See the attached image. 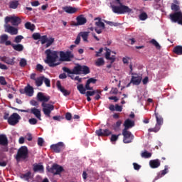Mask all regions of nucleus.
<instances>
[{
    "instance_id": "8",
    "label": "nucleus",
    "mask_w": 182,
    "mask_h": 182,
    "mask_svg": "<svg viewBox=\"0 0 182 182\" xmlns=\"http://www.w3.org/2000/svg\"><path fill=\"white\" fill-rule=\"evenodd\" d=\"M94 21H97L95 22V26L97 27L95 28V31L96 33L100 35L103 29H106V26H105V23L102 22V18L96 17L94 18Z\"/></svg>"
},
{
    "instance_id": "5",
    "label": "nucleus",
    "mask_w": 182,
    "mask_h": 182,
    "mask_svg": "<svg viewBox=\"0 0 182 182\" xmlns=\"http://www.w3.org/2000/svg\"><path fill=\"white\" fill-rule=\"evenodd\" d=\"M29 158V151L28 147L23 146L20 147L16 155V161H21V160H26Z\"/></svg>"
},
{
    "instance_id": "63",
    "label": "nucleus",
    "mask_w": 182,
    "mask_h": 182,
    "mask_svg": "<svg viewBox=\"0 0 182 182\" xmlns=\"http://www.w3.org/2000/svg\"><path fill=\"white\" fill-rule=\"evenodd\" d=\"M39 5H41V4H39V1H35L31 2V6H39Z\"/></svg>"
},
{
    "instance_id": "56",
    "label": "nucleus",
    "mask_w": 182,
    "mask_h": 182,
    "mask_svg": "<svg viewBox=\"0 0 182 182\" xmlns=\"http://www.w3.org/2000/svg\"><path fill=\"white\" fill-rule=\"evenodd\" d=\"M122 110H123V107L116 104L115 105V111L116 112H122Z\"/></svg>"
},
{
    "instance_id": "38",
    "label": "nucleus",
    "mask_w": 182,
    "mask_h": 182,
    "mask_svg": "<svg viewBox=\"0 0 182 182\" xmlns=\"http://www.w3.org/2000/svg\"><path fill=\"white\" fill-rule=\"evenodd\" d=\"M141 157L143 159H150L151 157V153L145 150L141 153Z\"/></svg>"
},
{
    "instance_id": "62",
    "label": "nucleus",
    "mask_w": 182,
    "mask_h": 182,
    "mask_svg": "<svg viewBox=\"0 0 182 182\" xmlns=\"http://www.w3.org/2000/svg\"><path fill=\"white\" fill-rule=\"evenodd\" d=\"M75 45H79L80 43V34L77 36V38L75 41Z\"/></svg>"
},
{
    "instance_id": "2",
    "label": "nucleus",
    "mask_w": 182,
    "mask_h": 182,
    "mask_svg": "<svg viewBox=\"0 0 182 182\" xmlns=\"http://www.w3.org/2000/svg\"><path fill=\"white\" fill-rule=\"evenodd\" d=\"M46 55V60H45V63H47L50 68H55L59 65L56 63V60L59 59V52L48 49L45 51Z\"/></svg>"
},
{
    "instance_id": "28",
    "label": "nucleus",
    "mask_w": 182,
    "mask_h": 182,
    "mask_svg": "<svg viewBox=\"0 0 182 182\" xmlns=\"http://www.w3.org/2000/svg\"><path fill=\"white\" fill-rule=\"evenodd\" d=\"M161 162L159 159H154L149 161V166L151 168H159L160 167Z\"/></svg>"
},
{
    "instance_id": "3",
    "label": "nucleus",
    "mask_w": 182,
    "mask_h": 182,
    "mask_svg": "<svg viewBox=\"0 0 182 182\" xmlns=\"http://www.w3.org/2000/svg\"><path fill=\"white\" fill-rule=\"evenodd\" d=\"M63 72L68 73V75H89V73H90V68H89V67L87 65H80L79 64H77L73 68V70H70V69L66 67H63Z\"/></svg>"
},
{
    "instance_id": "33",
    "label": "nucleus",
    "mask_w": 182,
    "mask_h": 182,
    "mask_svg": "<svg viewBox=\"0 0 182 182\" xmlns=\"http://www.w3.org/2000/svg\"><path fill=\"white\" fill-rule=\"evenodd\" d=\"M77 90L80 92L81 95H85L86 94V87L83 86V84H80L77 86Z\"/></svg>"
},
{
    "instance_id": "35",
    "label": "nucleus",
    "mask_w": 182,
    "mask_h": 182,
    "mask_svg": "<svg viewBox=\"0 0 182 182\" xmlns=\"http://www.w3.org/2000/svg\"><path fill=\"white\" fill-rule=\"evenodd\" d=\"M19 6V1H13L9 2V8L11 9H16Z\"/></svg>"
},
{
    "instance_id": "19",
    "label": "nucleus",
    "mask_w": 182,
    "mask_h": 182,
    "mask_svg": "<svg viewBox=\"0 0 182 182\" xmlns=\"http://www.w3.org/2000/svg\"><path fill=\"white\" fill-rule=\"evenodd\" d=\"M9 37L6 34H3L0 36V45H6V46H9L11 45L12 42L8 41Z\"/></svg>"
},
{
    "instance_id": "48",
    "label": "nucleus",
    "mask_w": 182,
    "mask_h": 182,
    "mask_svg": "<svg viewBox=\"0 0 182 182\" xmlns=\"http://www.w3.org/2000/svg\"><path fill=\"white\" fill-rule=\"evenodd\" d=\"M40 39H41V45H45V43L48 42V36H41Z\"/></svg>"
},
{
    "instance_id": "23",
    "label": "nucleus",
    "mask_w": 182,
    "mask_h": 182,
    "mask_svg": "<svg viewBox=\"0 0 182 182\" xmlns=\"http://www.w3.org/2000/svg\"><path fill=\"white\" fill-rule=\"evenodd\" d=\"M171 9L173 12H181L180 11V1L178 0H173V3L171 5Z\"/></svg>"
},
{
    "instance_id": "32",
    "label": "nucleus",
    "mask_w": 182,
    "mask_h": 182,
    "mask_svg": "<svg viewBox=\"0 0 182 182\" xmlns=\"http://www.w3.org/2000/svg\"><path fill=\"white\" fill-rule=\"evenodd\" d=\"M79 35L80 36H81L84 42H89V41L87 40V38H89V32H80Z\"/></svg>"
},
{
    "instance_id": "46",
    "label": "nucleus",
    "mask_w": 182,
    "mask_h": 182,
    "mask_svg": "<svg viewBox=\"0 0 182 182\" xmlns=\"http://www.w3.org/2000/svg\"><path fill=\"white\" fill-rule=\"evenodd\" d=\"M19 65L21 68H25L26 65H28V61H26V59L25 58H21L19 62Z\"/></svg>"
},
{
    "instance_id": "22",
    "label": "nucleus",
    "mask_w": 182,
    "mask_h": 182,
    "mask_svg": "<svg viewBox=\"0 0 182 182\" xmlns=\"http://www.w3.org/2000/svg\"><path fill=\"white\" fill-rule=\"evenodd\" d=\"M63 11L66 12V14H73L77 13L78 9L70 6H65L63 7Z\"/></svg>"
},
{
    "instance_id": "15",
    "label": "nucleus",
    "mask_w": 182,
    "mask_h": 182,
    "mask_svg": "<svg viewBox=\"0 0 182 182\" xmlns=\"http://www.w3.org/2000/svg\"><path fill=\"white\" fill-rule=\"evenodd\" d=\"M8 137L6 135H0V146H3L1 148L2 151H8Z\"/></svg>"
},
{
    "instance_id": "61",
    "label": "nucleus",
    "mask_w": 182,
    "mask_h": 182,
    "mask_svg": "<svg viewBox=\"0 0 182 182\" xmlns=\"http://www.w3.org/2000/svg\"><path fill=\"white\" fill-rule=\"evenodd\" d=\"M65 119L66 120H72V114H70V112H67L65 114Z\"/></svg>"
},
{
    "instance_id": "24",
    "label": "nucleus",
    "mask_w": 182,
    "mask_h": 182,
    "mask_svg": "<svg viewBox=\"0 0 182 182\" xmlns=\"http://www.w3.org/2000/svg\"><path fill=\"white\" fill-rule=\"evenodd\" d=\"M96 82H97V80L96 78L91 77L88 79L85 84V89L87 90H93V87H90V84L95 85Z\"/></svg>"
},
{
    "instance_id": "31",
    "label": "nucleus",
    "mask_w": 182,
    "mask_h": 182,
    "mask_svg": "<svg viewBox=\"0 0 182 182\" xmlns=\"http://www.w3.org/2000/svg\"><path fill=\"white\" fill-rule=\"evenodd\" d=\"M33 170L34 173L38 171H43V166L38 164H34L33 165Z\"/></svg>"
},
{
    "instance_id": "44",
    "label": "nucleus",
    "mask_w": 182,
    "mask_h": 182,
    "mask_svg": "<svg viewBox=\"0 0 182 182\" xmlns=\"http://www.w3.org/2000/svg\"><path fill=\"white\" fill-rule=\"evenodd\" d=\"M53 42H55V38H47L46 48H49V46H50L52 43H53Z\"/></svg>"
},
{
    "instance_id": "6",
    "label": "nucleus",
    "mask_w": 182,
    "mask_h": 182,
    "mask_svg": "<svg viewBox=\"0 0 182 182\" xmlns=\"http://www.w3.org/2000/svg\"><path fill=\"white\" fill-rule=\"evenodd\" d=\"M46 170L48 173H51V174H53L54 176H58L64 171L63 166H61L58 164H53L51 167L48 166Z\"/></svg>"
},
{
    "instance_id": "51",
    "label": "nucleus",
    "mask_w": 182,
    "mask_h": 182,
    "mask_svg": "<svg viewBox=\"0 0 182 182\" xmlns=\"http://www.w3.org/2000/svg\"><path fill=\"white\" fill-rule=\"evenodd\" d=\"M168 173V166L166 165L164 170H162L161 171V176H166V174H167Z\"/></svg>"
},
{
    "instance_id": "18",
    "label": "nucleus",
    "mask_w": 182,
    "mask_h": 182,
    "mask_svg": "<svg viewBox=\"0 0 182 182\" xmlns=\"http://www.w3.org/2000/svg\"><path fill=\"white\" fill-rule=\"evenodd\" d=\"M33 87L31 85H27L24 88V91L23 90H20V93L23 94L26 93L27 96H29L30 97L33 96Z\"/></svg>"
},
{
    "instance_id": "43",
    "label": "nucleus",
    "mask_w": 182,
    "mask_h": 182,
    "mask_svg": "<svg viewBox=\"0 0 182 182\" xmlns=\"http://www.w3.org/2000/svg\"><path fill=\"white\" fill-rule=\"evenodd\" d=\"M96 66H103L105 65V60L102 58H100L95 62Z\"/></svg>"
},
{
    "instance_id": "7",
    "label": "nucleus",
    "mask_w": 182,
    "mask_h": 182,
    "mask_svg": "<svg viewBox=\"0 0 182 182\" xmlns=\"http://www.w3.org/2000/svg\"><path fill=\"white\" fill-rule=\"evenodd\" d=\"M154 114H155V117L156 119V127L149 129V132H154V133H157V132H159V130H160V128L163 125L164 119H163V117H161V115H159V113L155 112Z\"/></svg>"
},
{
    "instance_id": "47",
    "label": "nucleus",
    "mask_w": 182,
    "mask_h": 182,
    "mask_svg": "<svg viewBox=\"0 0 182 182\" xmlns=\"http://www.w3.org/2000/svg\"><path fill=\"white\" fill-rule=\"evenodd\" d=\"M22 39H23V36H17L14 38V42H15V43H21V42H22Z\"/></svg>"
},
{
    "instance_id": "27",
    "label": "nucleus",
    "mask_w": 182,
    "mask_h": 182,
    "mask_svg": "<svg viewBox=\"0 0 182 182\" xmlns=\"http://www.w3.org/2000/svg\"><path fill=\"white\" fill-rule=\"evenodd\" d=\"M6 32H8L9 33H11V35H18V28H16L14 26L7 25V26H6Z\"/></svg>"
},
{
    "instance_id": "16",
    "label": "nucleus",
    "mask_w": 182,
    "mask_h": 182,
    "mask_svg": "<svg viewBox=\"0 0 182 182\" xmlns=\"http://www.w3.org/2000/svg\"><path fill=\"white\" fill-rule=\"evenodd\" d=\"M132 76L130 80V83H132V85L135 86H139V85L141 83V76L139 75L138 74H134L133 73H132Z\"/></svg>"
},
{
    "instance_id": "17",
    "label": "nucleus",
    "mask_w": 182,
    "mask_h": 182,
    "mask_svg": "<svg viewBox=\"0 0 182 182\" xmlns=\"http://www.w3.org/2000/svg\"><path fill=\"white\" fill-rule=\"evenodd\" d=\"M95 133L97 134V136H98L99 137H102V136H110V134H112V131L106 129H100L95 131Z\"/></svg>"
},
{
    "instance_id": "10",
    "label": "nucleus",
    "mask_w": 182,
    "mask_h": 182,
    "mask_svg": "<svg viewBox=\"0 0 182 182\" xmlns=\"http://www.w3.org/2000/svg\"><path fill=\"white\" fill-rule=\"evenodd\" d=\"M21 116L18 113H13L8 119V123L10 126H16L21 120Z\"/></svg>"
},
{
    "instance_id": "42",
    "label": "nucleus",
    "mask_w": 182,
    "mask_h": 182,
    "mask_svg": "<svg viewBox=\"0 0 182 182\" xmlns=\"http://www.w3.org/2000/svg\"><path fill=\"white\" fill-rule=\"evenodd\" d=\"M122 136V134H119L117 135L112 134L110 138V141H112V143H113L114 141H117V140H119V136Z\"/></svg>"
},
{
    "instance_id": "36",
    "label": "nucleus",
    "mask_w": 182,
    "mask_h": 182,
    "mask_svg": "<svg viewBox=\"0 0 182 182\" xmlns=\"http://www.w3.org/2000/svg\"><path fill=\"white\" fill-rule=\"evenodd\" d=\"M43 79H45V76L39 77L35 80L36 85L38 87H41V85H43Z\"/></svg>"
},
{
    "instance_id": "52",
    "label": "nucleus",
    "mask_w": 182,
    "mask_h": 182,
    "mask_svg": "<svg viewBox=\"0 0 182 182\" xmlns=\"http://www.w3.org/2000/svg\"><path fill=\"white\" fill-rule=\"evenodd\" d=\"M28 122L32 125H35L38 124V119L36 118H31L28 119Z\"/></svg>"
},
{
    "instance_id": "58",
    "label": "nucleus",
    "mask_w": 182,
    "mask_h": 182,
    "mask_svg": "<svg viewBox=\"0 0 182 182\" xmlns=\"http://www.w3.org/2000/svg\"><path fill=\"white\" fill-rule=\"evenodd\" d=\"M133 166L134 170L139 171L140 168H141V166L139 165L137 163H133Z\"/></svg>"
},
{
    "instance_id": "14",
    "label": "nucleus",
    "mask_w": 182,
    "mask_h": 182,
    "mask_svg": "<svg viewBox=\"0 0 182 182\" xmlns=\"http://www.w3.org/2000/svg\"><path fill=\"white\" fill-rule=\"evenodd\" d=\"M60 58L62 62H70V59L73 58V55L70 51H67L66 53L60 51Z\"/></svg>"
},
{
    "instance_id": "59",
    "label": "nucleus",
    "mask_w": 182,
    "mask_h": 182,
    "mask_svg": "<svg viewBox=\"0 0 182 182\" xmlns=\"http://www.w3.org/2000/svg\"><path fill=\"white\" fill-rule=\"evenodd\" d=\"M129 60H130V58L129 57H124L122 58V62L124 65L129 63Z\"/></svg>"
},
{
    "instance_id": "57",
    "label": "nucleus",
    "mask_w": 182,
    "mask_h": 182,
    "mask_svg": "<svg viewBox=\"0 0 182 182\" xmlns=\"http://www.w3.org/2000/svg\"><path fill=\"white\" fill-rule=\"evenodd\" d=\"M30 103L32 106H35L36 107H38V106H39V102H38V101L35 100H32Z\"/></svg>"
},
{
    "instance_id": "37",
    "label": "nucleus",
    "mask_w": 182,
    "mask_h": 182,
    "mask_svg": "<svg viewBox=\"0 0 182 182\" xmlns=\"http://www.w3.org/2000/svg\"><path fill=\"white\" fill-rule=\"evenodd\" d=\"M173 53L176 55H182V46H176L173 50Z\"/></svg>"
},
{
    "instance_id": "53",
    "label": "nucleus",
    "mask_w": 182,
    "mask_h": 182,
    "mask_svg": "<svg viewBox=\"0 0 182 182\" xmlns=\"http://www.w3.org/2000/svg\"><path fill=\"white\" fill-rule=\"evenodd\" d=\"M0 84L2 85V86H5L6 85H7L6 80H5V77H0Z\"/></svg>"
},
{
    "instance_id": "49",
    "label": "nucleus",
    "mask_w": 182,
    "mask_h": 182,
    "mask_svg": "<svg viewBox=\"0 0 182 182\" xmlns=\"http://www.w3.org/2000/svg\"><path fill=\"white\" fill-rule=\"evenodd\" d=\"M43 82H44L47 87H50V80L44 77Z\"/></svg>"
},
{
    "instance_id": "4",
    "label": "nucleus",
    "mask_w": 182,
    "mask_h": 182,
    "mask_svg": "<svg viewBox=\"0 0 182 182\" xmlns=\"http://www.w3.org/2000/svg\"><path fill=\"white\" fill-rule=\"evenodd\" d=\"M115 4L119 6H111L112 12L114 14H118V15H123L124 14H132V9L129 6L123 5V3L120 0H115Z\"/></svg>"
},
{
    "instance_id": "64",
    "label": "nucleus",
    "mask_w": 182,
    "mask_h": 182,
    "mask_svg": "<svg viewBox=\"0 0 182 182\" xmlns=\"http://www.w3.org/2000/svg\"><path fill=\"white\" fill-rule=\"evenodd\" d=\"M66 77H68V75H66V73H62V74H60L59 75L60 79H66Z\"/></svg>"
},
{
    "instance_id": "39",
    "label": "nucleus",
    "mask_w": 182,
    "mask_h": 182,
    "mask_svg": "<svg viewBox=\"0 0 182 182\" xmlns=\"http://www.w3.org/2000/svg\"><path fill=\"white\" fill-rule=\"evenodd\" d=\"M150 43H151V45H154V46H155V48L158 50H161V46H160V44L157 42V41H156V39H152L151 41H150L149 42Z\"/></svg>"
},
{
    "instance_id": "55",
    "label": "nucleus",
    "mask_w": 182,
    "mask_h": 182,
    "mask_svg": "<svg viewBox=\"0 0 182 182\" xmlns=\"http://www.w3.org/2000/svg\"><path fill=\"white\" fill-rule=\"evenodd\" d=\"M36 70H38V72H43V65L41 64H37Z\"/></svg>"
},
{
    "instance_id": "29",
    "label": "nucleus",
    "mask_w": 182,
    "mask_h": 182,
    "mask_svg": "<svg viewBox=\"0 0 182 182\" xmlns=\"http://www.w3.org/2000/svg\"><path fill=\"white\" fill-rule=\"evenodd\" d=\"M30 113H31L32 114H34V116H36V117L37 119H38V120H42V118H41V110L40 109H38L36 107L31 108V111H30Z\"/></svg>"
},
{
    "instance_id": "45",
    "label": "nucleus",
    "mask_w": 182,
    "mask_h": 182,
    "mask_svg": "<svg viewBox=\"0 0 182 182\" xmlns=\"http://www.w3.org/2000/svg\"><path fill=\"white\" fill-rule=\"evenodd\" d=\"M120 126H122V120H118L114 126V130L117 132L120 129Z\"/></svg>"
},
{
    "instance_id": "26",
    "label": "nucleus",
    "mask_w": 182,
    "mask_h": 182,
    "mask_svg": "<svg viewBox=\"0 0 182 182\" xmlns=\"http://www.w3.org/2000/svg\"><path fill=\"white\" fill-rule=\"evenodd\" d=\"M57 87L63 93L64 96H69V95H70V91L67 90L63 87H62L60 81H57Z\"/></svg>"
},
{
    "instance_id": "1",
    "label": "nucleus",
    "mask_w": 182,
    "mask_h": 182,
    "mask_svg": "<svg viewBox=\"0 0 182 182\" xmlns=\"http://www.w3.org/2000/svg\"><path fill=\"white\" fill-rule=\"evenodd\" d=\"M37 100L42 102L41 106L43 107V112L47 117H50V113L55 110V106L52 104H48V100H50L49 95L45 96L43 92H38L37 94Z\"/></svg>"
},
{
    "instance_id": "12",
    "label": "nucleus",
    "mask_w": 182,
    "mask_h": 182,
    "mask_svg": "<svg viewBox=\"0 0 182 182\" xmlns=\"http://www.w3.org/2000/svg\"><path fill=\"white\" fill-rule=\"evenodd\" d=\"M9 22H11L13 26H18L22 22V20L18 16H6L5 18V23H9Z\"/></svg>"
},
{
    "instance_id": "54",
    "label": "nucleus",
    "mask_w": 182,
    "mask_h": 182,
    "mask_svg": "<svg viewBox=\"0 0 182 182\" xmlns=\"http://www.w3.org/2000/svg\"><path fill=\"white\" fill-rule=\"evenodd\" d=\"M104 22L105 23H107V25H109V26H117V23H113V21H109L104 20Z\"/></svg>"
},
{
    "instance_id": "40",
    "label": "nucleus",
    "mask_w": 182,
    "mask_h": 182,
    "mask_svg": "<svg viewBox=\"0 0 182 182\" xmlns=\"http://www.w3.org/2000/svg\"><path fill=\"white\" fill-rule=\"evenodd\" d=\"M96 93H102L101 90H93V91H87L86 92V96H95Z\"/></svg>"
},
{
    "instance_id": "41",
    "label": "nucleus",
    "mask_w": 182,
    "mask_h": 182,
    "mask_svg": "<svg viewBox=\"0 0 182 182\" xmlns=\"http://www.w3.org/2000/svg\"><path fill=\"white\" fill-rule=\"evenodd\" d=\"M139 18L140 21H146L149 18V16L147 15V13L142 12L139 14Z\"/></svg>"
},
{
    "instance_id": "9",
    "label": "nucleus",
    "mask_w": 182,
    "mask_h": 182,
    "mask_svg": "<svg viewBox=\"0 0 182 182\" xmlns=\"http://www.w3.org/2000/svg\"><path fill=\"white\" fill-rule=\"evenodd\" d=\"M169 18L171 22L178 23V25H182V13L181 12H175L169 15Z\"/></svg>"
},
{
    "instance_id": "34",
    "label": "nucleus",
    "mask_w": 182,
    "mask_h": 182,
    "mask_svg": "<svg viewBox=\"0 0 182 182\" xmlns=\"http://www.w3.org/2000/svg\"><path fill=\"white\" fill-rule=\"evenodd\" d=\"M25 28L33 32L35 31V24H32L31 22H26L25 23Z\"/></svg>"
},
{
    "instance_id": "11",
    "label": "nucleus",
    "mask_w": 182,
    "mask_h": 182,
    "mask_svg": "<svg viewBox=\"0 0 182 182\" xmlns=\"http://www.w3.org/2000/svg\"><path fill=\"white\" fill-rule=\"evenodd\" d=\"M123 141L125 144L132 143L134 139V136L132 134V132L127 129L122 130Z\"/></svg>"
},
{
    "instance_id": "25",
    "label": "nucleus",
    "mask_w": 182,
    "mask_h": 182,
    "mask_svg": "<svg viewBox=\"0 0 182 182\" xmlns=\"http://www.w3.org/2000/svg\"><path fill=\"white\" fill-rule=\"evenodd\" d=\"M124 130H129L132 127H134V121H132L130 119H127L124 122Z\"/></svg>"
},
{
    "instance_id": "50",
    "label": "nucleus",
    "mask_w": 182,
    "mask_h": 182,
    "mask_svg": "<svg viewBox=\"0 0 182 182\" xmlns=\"http://www.w3.org/2000/svg\"><path fill=\"white\" fill-rule=\"evenodd\" d=\"M32 38L34 41H38V39H41V34L39 33H34L32 35Z\"/></svg>"
},
{
    "instance_id": "21",
    "label": "nucleus",
    "mask_w": 182,
    "mask_h": 182,
    "mask_svg": "<svg viewBox=\"0 0 182 182\" xmlns=\"http://www.w3.org/2000/svg\"><path fill=\"white\" fill-rule=\"evenodd\" d=\"M0 60L6 63V65H11V66L15 65V57H13L12 58L6 56L0 57Z\"/></svg>"
},
{
    "instance_id": "13",
    "label": "nucleus",
    "mask_w": 182,
    "mask_h": 182,
    "mask_svg": "<svg viewBox=\"0 0 182 182\" xmlns=\"http://www.w3.org/2000/svg\"><path fill=\"white\" fill-rule=\"evenodd\" d=\"M50 149L54 151V153H60V151H63L65 149L66 146L63 142H58L55 144L50 145Z\"/></svg>"
},
{
    "instance_id": "20",
    "label": "nucleus",
    "mask_w": 182,
    "mask_h": 182,
    "mask_svg": "<svg viewBox=\"0 0 182 182\" xmlns=\"http://www.w3.org/2000/svg\"><path fill=\"white\" fill-rule=\"evenodd\" d=\"M77 23H75V26H80L82 25H85L87 22V19L83 16V14H81L78 16L76 18Z\"/></svg>"
},
{
    "instance_id": "60",
    "label": "nucleus",
    "mask_w": 182,
    "mask_h": 182,
    "mask_svg": "<svg viewBox=\"0 0 182 182\" xmlns=\"http://www.w3.org/2000/svg\"><path fill=\"white\" fill-rule=\"evenodd\" d=\"M38 146H40L41 147H42V146H43V138L39 137L38 139Z\"/></svg>"
},
{
    "instance_id": "30",
    "label": "nucleus",
    "mask_w": 182,
    "mask_h": 182,
    "mask_svg": "<svg viewBox=\"0 0 182 182\" xmlns=\"http://www.w3.org/2000/svg\"><path fill=\"white\" fill-rule=\"evenodd\" d=\"M10 46L13 48L14 50H16L17 52H22L23 50V46L22 44H10Z\"/></svg>"
}]
</instances>
